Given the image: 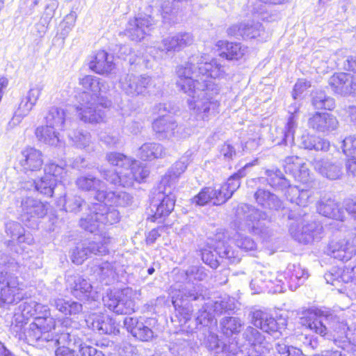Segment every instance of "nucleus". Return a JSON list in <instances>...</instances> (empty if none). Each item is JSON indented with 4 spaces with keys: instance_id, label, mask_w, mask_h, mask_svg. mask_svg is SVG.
Returning <instances> with one entry per match:
<instances>
[{
    "instance_id": "obj_8",
    "label": "nucleus",
    "mask_w": 356,
    "mask_h": 356,
    "mask_svg": "<svg viewBox=\"0 0 356 356\" xmlns=\"http://www.w3.org/2000/svg\"><path fill=\"white\" fill-rule=\"evenodd\" d=\"M307 212L296 213L290 211L288 218L293 222L289 225V232L297 241L303 244H309L314 241H319L323 237V226L315 220H309Z\"/></svg>"
},
{
    "instance_id": "obj_5",
    "label": "nucleus",
    "mask_w": 356,
    "mask_h": 356,
    "mask_svg": "<svg viewBox=\"0 0 356 356\" xmlns=\"http://www.w3.org/2000/svg\"><path fill=\"white\" fill-rule=\"evenodd\" d=\"M301 321L304 326L322 337L329 338L330 334L341 339L348 337L349 327L346 321L329 311L310 310Z\"/></svg>"
},
{
    "instance_id": "obj_15",
    "label": "nucleus",
    "mask_w": 356,
    "mask_h": 356,
    "mask_svg": "<svg viewBox=\"0 0 356 356\" xmlns=\"http://www.w3.org/2000/svg\"><path fill=\"white\" fill-rule=\"evenodd\" d=\"M152 86H154L153 79L147 74H127L120 79L121 89L131 97L145 95Z\"/></svg>"
},
{
    "instance_id": "obj_37",
    "label": "nucleus",
    "mask_w": 356,
    "mask_h": 356,
    "mask_svg": "<svg viewBox=\"0 0 356 356\" xmlns=\"http://www.w3.org/2000/svg\"><path fill=\"white\" fill-rule=\"evenodd\" d=\"M90 269L97 279L104 285H110L115 280L116 273L112 263L97 261Z\"/></svg>"
},
{
    "instance_id": "obj_52",
    "label": "nucleus",
    "mask_w": 356,
    "mask_h": 356,
    "mask_svg": "<svg viewBox=\"0 0 356 356\" xmlns=\"http://www.w3.org/2000/svg\"><path fill=\"white\" fill-rule=\"evenodd\" d=\"M221 332L227 337L240 332L243 323L237 317L229 316L223 318L220 322Z\"/></svg>"
},
{
    "instance_id": "obj_54",
    "label": "nucleus",
    "mask_w": 356,
    "mask_h": 356,
    "mask_svg": "<svg viewBox=\"0 0 356 356\" xmlns=\"http://www.w3.org/2000/svg\"><path fill=\"white\" fill-rule=\"evenodd\" d=\"M68 137L74 146L79 149H85L91 143V136L89 132L83 130H73L69 132Z\"/></svg>"
},
{
    "instance_id": "obj_28",
    "label": "nucleus",
    "mask_w": 356,
    "mask_h": 356,
    "mask_svg": "<svg viewBox=\"0 0 356 356\" xmlns=\"http://www.w3.org/2000/svg\"><path fill=\"white\" fill-rule=\"evenodd\" d=\"M19 163L21 170L26 174L39 171L43 165L42 152L35 148L27 147L22 151Z\"/></svg>"
},
{
    "instance_id": "obj_38",
    "label": "nucleus",
    "mask_w": 356,
    "mask_h": 356,
    "mask_svg": "<svg viewBox=\"0 0 356 356\" xmlns=\"http://www.w3.org/2000/svg\"><path fill=\"white\" fill-rule=\"evenodd\" d=\"M6 233L11 238L10 242L18 244L26 243L31 245L33 243V238L30 233H26L24 227L17 222L8 221L6 224Z\"/></svg>"
},
{
    "instance_id": "obj_26",
    "label": "nucleus",
    "mask_w": 356,
    "mask_h": 356,
    "mask_svg": "<svg viewBox=\"0 0 356 356\" xmlns=\"http://www.w3.org/2000/svg\"><path fill=\"white\" fill-rule=\"evenodd\" d=\"M68 288L75 298L80 300H95L97 292L93 290L90 282L80 275L69 276Z\"/></svg>"
},
{
    "instance_id": "obj_17",
    "label": "nucleus",
    "mask_w": 356,
    "mask_h": 356,
    "mask_svg": "<svg viewBox=\"0 0 356 356\" xmlns=\"http://www.w3.org/2000/svg\"><path fill=\"white\" fill-rule=\"evenodd\" d=\"M155 22L151 15H147L130 19L124 30V35L133 41H140L154 29Z\"/></svg>"
},
{
    "instance_id": "obj_22",
    "label": "nucleus",
    "mask_w": 356,
    "mask_h": 356,
    "mask_svg": "<svg viewBox=\"0 0 356 356\" xmlns=\"http://www.w3.org/2000/svg\"><path fill=\"white\" fill-rule=\"evenodd\" d=\"M327 253L336 259L347 261L356 254V248L352 238H336L329 243Z\"/></svg>"
},
{
    "instance_id": "obj_24",
    "label": "nucleus",
    "mask_w": 356,
    "mask_h": 356,
    "mask_svg": "<svg viewBox=\"0 0 356 356\" xmlns=\"http://www.w3.org/2000/svg\"><path fill=\"white\" fill-rule=\"evenodd\" d=\"M192 154L191 151H187L179 161L171 166L159 182L161 187L162 186H172V189H175L179 178L185 172L188 165L193 160Z\"/></svg>"
},
{
    "instance_id": "obj_55",
    "label": "nucleus",
    "mask_w": 356,
    "mask_h": 356,
    "mask_svg": "<svg viewBox=\"0 0 356 356\" xmlns=\"http://www.w3.org/2000/svg\"><path fill=\"white\" fill-rule=\"evenodd\" d=\"M56 184L57 179L44 175L36 180L35 191L47 197H51Z\"/></svg>"
},
{
    "instance_id": "obj_30",
    "label": "nucleus",
    "mask_w": 356,
    "mask_h": 356,
    "mask_svg": "<svg viewBox=\"0 0 356 356\" xmlns=\"http://www.w3.org/2000/svg\"><path fill=\"white\" fill-rule=\"evenodd\" d=\"M316 209L319 214L330 218L340 221H343L346 218L343 209L339 207L330 195H325L321 197L316 204Z\"/></svg>"
},
{
    "instance_id": "obj_4",
    "label": "nucleus",
    "mask_w": 356,
    "mask_h": 356,
    "mask_svg": "<svg viewBox=\"0 0 356 356\" xmlns=\"http://www.w3.org/2000/svg\"><path fill=\"white\" fill-rule=\"evenodd\" d=\"M183 281L177 280L171 287L170 296L172 303L177 310L184 308L187 302L204 300L201 291V284L193 281H203L208 277L207 270L202 266H191L185 271H181L177 276Z\"/></svg>"
},
{
    "instance_id": "obj_13",
    "label": "nucleus",
    "mask_w": 356,
    "mask_h": 356,
    "mask_svg": "<svg viewBox=\"0 0 356 356\" xmlns=\"http://www.w3.org/2000/svg\"><path fill=\"white\" fill-rule=\"evenodd\" d=\"M113 241V238L105 234L99 241H86L79 243L72 250V261L80 265L91 254L106 255L108 253L109 244Z\"/></svg>"
},
{
    "instance_id": "obj_40",
    "label": "nucleus",
    "mask_w": 356,
    "mask_h": 356,
    "mask_svg": "<svg viewBox=\"0 0 356 356\" xmlns=\"http://www.w3.org/2000/svg\"><path fill=\"white\" fill-rule=\"evenodd\" d=\"M114 67L113 56L104 50L99 51L90 63V68L101 74L111 72Z\"/></svg>"
},
{
    "instance_id": "obj_62",
    "label": "nucleus",
    "mask_w": 356,
    "mask_h": 356,
    "mask_svg": "<svg viewBox=\"0 0 356 356\" xmlns=\"http://www.w3.org/2000/svg\"><path fill=\"white\" fill-rule=\"evenodd\" d=\"M205 304L208 309H211V312L214 316L216 314L219 315L227 310L232 309V307L228 305L227 302L222 300H209Z\"/></svg>"
},
{
    "instance_id": "obj_63",
    "label": "nucleus",
    "mask_w": 356,
    "mask_h": 356,
    "mask_svg": "<svg viewBox=\"0 0 356 356\" xmlns=\"http://www.w3.org/2000/svg\"><path fill=\"white\" fill-rule=\"evenodd\" d=\"M339 280L341 283H350L351 285H355L356 283V265L353 267H346L343 269H339Z\"/></svg>"
},
{
    "instance_id": "obj_12",
    "label": "nucleus",
    "mask_w": 356,
    "mask_h": 356,
    "mask_svg": "<svg viewBox=\"0 0 356 356\" xmlns=\"http://www.w3.org/2000/svg\"><path fill=\"white\" fill-rule=\"evenodd\" d=\"M202 259L211 268L216 269L223 260L227 264L238 263L241 255L225 241H218L214 248L208 247L202 250Z\"/></svg>"
},
{
    "instance_id": "obj_10",
    "label": "nucleus",
    "mask_w": 356,
    "mask_h": 356,
    "mask_svg": "<svg viewBox=\"0 0 356 356\" xmlns=\"http://www.w3.org/2000/svg\"><path fill=\"white\" fill-rule=\"evenodd\" d=\"M158 111L161 117L154 120L152 129L156 137L160 140H179L185 137L184 128L170 115H165V112H171L170 104H159L157 106Z\"/></svg>"
},
{
    "instance_id": "obj_27",
    "label": "nucleus",
    "mask_w": 356,
    "mask_h": 356,
    "mask_svg": "<svg viewBox=\"0 0 356 356\" xmlns=\"http://www.w3.org/2000/svg\"><path fill=\"white\" fill-rule=\"evenodd\" d=\"M193 36L190 33H179L163 38L156 48L165 53L179 51L193 44Z\"/></svg>"
},
{
    "instance_id": "obj_34",
    "label": "nucleus",
    "mask_w": 356,
    "mask_h": 356,
    "mask_svg": "<svg viewBox=\"0 0 356 356\" xmlns=\"http://www.w3.org/2000/svg\"><path fill=\"white\" fill-rule=\"evenodd\" d=\"M314 169L327 179L335 180L341 175V164L336 159H315L312 162Z\"/></svg>"
},
{
    "instance_id": "obj_2",
    "label": "nucleus",
    "mask_w": 356,
    "mask_h": 356,
    "mask_svg": "<svg viewBox=\"0 0 356 356\" xmlns=\"http://www.w3.org/2000/svg\"><path fill=\"white\" fill-rule=\"evenodd\" d=\"M79 84L85 89L76 96L79 103L76 109L80 120L88 123L103 122L105 111L100 107L107 108L112 104L111 101L104 96L108 90V86L92 75L80 79Z\"/></svg>"
},
{
    "instance_id": "obj_7",
    "label": "nucleus",
    "mask_w": 356,
    "mask_h": 356,
    "mask_svg": "<svg viewBox=\"0 0 356 356\" xmlns=\"http://www.w3.org/2000/svg\"><path fill=\"white\" fill-rule=\"evenodd\" d=\"M265 175L268 184L276 190L284 191L287 200L291 202L295 203L302 209L294 210L296 213H302V211L307 210V205L309 202V199L312 195V191L309 190H300L297 186H291L290 181L288 180L279 169H268L265 171Z\"/></svg>"
},
{
    "instance_id": "obj_14",
    "label": "nucleus",
    "mask_w": 356,
    "mask_h": 356,
    "mask_svg": "<svg viewBox=\"0 0 356 356\" xmlns=\"http://www.w3.org/2000/svg\"><path fill=\"white\" fill-rule=\"evenodd\" d=\"M174 192L172 186L161 187V184L154 189L150 208L156 220L168 216L174 209L176 200Z\"/></svg>"
},
{
    "instance_id": "obj_44",
    "label": "nucleus",
    "mask_w": 356,
    "mask_h": 356,
    "mask_svg": "<svg viewBox=\"0 0 356 356\" xmlns=\"http://www.w3.org/2000/svg\"><path fill=\"white\" fill-rule=\"evenodd\" d=\"M300 105L295 102L289 106V113L290 114L287 123L285 127V130L283 133V139L282 143L286 145L288 143H293L294 140V133L297 128L298 115L299 111Z\"/></svg>"
},
{
    "instance_id": "obj_50",
    "label": "nucleus",
    "mask_w": 356,
    "mask_h": 356,
    "mask_svg": "<svg viewBox=\"0 0 356 356\" xmlns=\"http://www.w3.org/2000/svg\"><path fill=\"white\" fill-rule=\"evenodd\" d=\"M54 127L49 126L39 127L35 130V135L38 140L42 143L51 146H62V142L59 139L58 134L54 131Z\"/></svg>"
},
{
    "instance_id": "obj_11",
    "label": "nucleus",
    "mask_w": 356,
    "mask_h": 356,
    "mask_svg": "<svg viewBox=\"0 0 356 356\" xmlns=\"http://www.w3.org/2000/svg\"><path fill=\"white\" fill-rule=\"evenodd\" d=\"M136 291L131 288L107 292L103 296L104 305L117 314H131L136 311Z\"/></svg>"
},
{
    "instance_id": "obj_20",
    "label": "nucleus",
    "mask_w": 356,
    "mask_h": 356,
    "mask_svg": "<svg viewBox=\"0 0 356 356\" xmlns=\"http://www.w3.org/2000/svg\"><path fill=\"white\" fill-rule=\"evenodd\" d=\"M332 90L341 96L356 95V76L349 73H334L328 81Z\"/></svg>"
},
{
    "instance_id": "obj_23",
    "label": "nucleus",
    "mask_w": 356,
    "mask_h": 356,
    "mask_svg": "<svg viewBox=\"0 0 356 356\" xmlns=\"http://www.w3.org/2000/svg\"><path fill=\"white\" fill-rule=\"evenodd\" d=\"M308 126L316 132L329 134L338 128L339 122L331 113L315 112L309 118Z\"/></svg>"
},
{
    "instance_id": "obj_33",
    "label": "nucleus",
    "mask_w": 356,
    "mask_h": 356,
    "mask_svg": "<svg viewBox=\"0 0 356 356\" xmlns=\"http://www.w3.org/2000/svg\"><path fill=\"white\" fill-rule=\"evenodd\" d=\"M252 323L256 327L260 328L264 332L269 334L275 333L279 331L280 328L272 314L261 309L252 312Z\"/></svg>"
},
{
    "instance_id": "obj_64",
    "label": "nucleus",
    "mask_w": 356,
    "mask_h": 356,
    "mask_svg": "<svg viewBox=\"0 0 356 356\" xmlns=\"http://www.w3.org/2000/svg\"><path fill=\"white\" fill-rule=\"evenodd\" d=\"M20 307H22V314L19 315L23 316L24 318L35 316L36 312L35 311L37 310L36 308H42V304L38 303L33 300L24 302L23 305L20 306Z\"/></svg>"
},
{
    "instance_id": "obj_16",
    "label": "nucleus",
    "mask_w": 356,
    "mask_h": 356,
    "mask_svg": "<svg viewBox=\"0 0 356 356\" xmlns=\"http://www.w3.org/2000/svg\"><path fill=\"white\" fill-rule=\"evenodd\" d=\"M21 219L26 226L34 228L38 220L44 218L47 213V205L38 200L27 197L22 201Z\"/></svg>"
},
{
    "instance_id": "obj_57",
    "label": "nucleus",
    "mask_w": 356,
    "mask_h": 356,
    "mask_svg": "<svg viewBox=\"0 0 356 356\" xmlns=\"http://www.w3.org/2000/svg\"><path fill=\"white\" fill-rule=\"evenodd\" d=\"M90 213L86 217H83L80 220V226L90 233H95L100 229L101 223L96 218L95 209L88 208Z\"/></svg>"
},
{
    "instance_id": "obj_6",
    "label": "nucleus",
    "mask_w": 356,
    "mask_h": 356,
    "mask_svg": "<svg viewBox=\"0 0 356 356\" xmlns=\"http://www.w3.org/2000/svg\"><path fill=\"white\" fill-rule=\"evenodd\" d=\"M22 266L14 259H10L0 270V307L8 308L24 298L23 284L18 280Z\"/></svg>"
},
{
    "instance_id": "obj_35",
    "label": "nucleus",
    "mask_w": 356,
    "mask_h": 356,
    "mask_svg": "<svg viewBox=\"0 0 356 356\" xmlns=\"http://www.w3.org/2000/svg\"><path fill=\"white\" fill-rule=\"evenodd\" d=\"M256 202L264 209L279 211L284 209L282 201L268 190L259 188L254 194Z\"/></svg>"
},
{
    "instance_id": "obj_42",
    "label": "nucleus",
    "mask_w": 356,
    "mask_h": 356,
    "mask_svg": "<svg viewBox=\"0 0 356 356\" xmlns=\"http://www.w3.org/2000/svg\"><path fill=\"white\" fill-rule=\"evenodd\" d=\"M45 120L49 126L60 129H67L68 124L70 122L65 111L57 106L49 108L45 116Z\"/></svg>"
},
{
    "instance_id": "obj_51",
    "label": "nucleus",
    "mask_w": 356,
    "mask_h": 356,
    "mask_svg": "<svg viewBox=\"0 0 356 356\" xmlns=\"http://www.w3.org/2000/svg\"><path fill=\"white\" fill-rule=\"evenodd\" d=\"M77 188L82 191H96L104 190V183L98 178L90 174H85L77 177L75 181Z\"/></svg>"
},
{
    "instance_id": "obj_39",
    "label": "nucleus",
    "mask_w": 356,
    "mask_h": 356,
    "mask_svg": "<svg viewBox=\"0 0 356 356\" xmlns=\"http://www.w3.org/2000/svg\"><path fill=\"white\" fill-rule=\"evenodd\" d=\"M220 193L218 189L204 187L191 199V202L197 206H204L209 202H212L214 205H220L225 202Z\"/></svg>"
},
{
    "instance_id": "obj_25",
    "label": "nucleus",
    "mask_w": 356,
    "mask_h": 356,
    "mask_svg": "<svg viewBox=\"0 0 356 356\" xmlns=\"http://www.w3.org/2000/svg\"><path fill=\"white\" fill-rule=\"evenodd\" d=\"M87 325L99 334H120V326L108 315L93 314L86 320Z\"/></svg>"
},
{
    "instance_id": "obj_3",
    "label": "nucleus",
    "mask_w": 356,
    "mask_h": 356,
    "mask_svg": "<svg viewBox=\"0 0 356 356\" xmlns=\"http://www.w3.org/2000/svg\"><path fill=\"white\" fill-rule=\"evenodd\" d=\"M106 160L111 165L122 168L119 172L99 169L104 179L113 185L130 187L134 181H144L149 174L148 168L143 165L140 161L132 160L121 153H108Z\"/></svg>"
},
{
    "instance_id": "obj_61",
    "label": "nucleus",
    "mask_w": 356,
    "mask_h": 356,
    "mask_svg": "<svg viewBox=\"0 0 356 356\" xmlns=\"http://www.w3.org/2000/svg\"><path fill=\"white\" fill-rule=\"evenodd\" d=\"M195 320L197 325L207 327L213 322L214 316L211 312V309H208L205 304L202 308L199 310Z\"/></svg>"
},
{
    "instance_id": "obj_60",
    "label": "nucleus",
    "mask_w": 356,
    "mask_h": 356,
    "mask_svg": "<svg viewBox=\"0 0 356 356\" xmlns=\"http://www.w3.org/2000/svg\"><path fill=\"white\" fill-rule=\"evenodd\" d=\"M341 147L343 152L348 157L356 158V135L345 138Z\"/></svg>"
},
{
    "instance_id": "obj_56",
    "label": "nucleus",
    "mask_w": 356,
    "mask_h": 356,
    "mask_svg": "<svg viewBox=\"0 0 356 356\" xmlns=\"http://www.w3.org/2000/svg\"><path fill=\"white\" fill-rule=\"evenodd\" d=\"M64 197V209L67 212H79L86 205V201L76 194L66 193Z\"/></svg>"
},
{
    "instance_id": "obj_43",
    "label": "nucleus",
    "mask_w": 356,
    "mask_h": 356,
    "mask_svg": "<svg viewBox=\"0 0 356 356\" xmlns=\"http://www.w3.org/2000/svg\"><path fill=\"white\" fill-rule=\"evenodd\" d=\"M250 165V163L246 164L244 168L240 169L237 172L228 178L227 182L220 188L218 189V191L221 192V196L225 197V202L232 197L234 193L239 188L241 185L240 179L245 176V169Z\"/></svg>"
},
{
    "instance_id": "obj_1",
    "label": "nucleus",
    "mask_w": 356,
    "mask_h": 356,
    "mask_svg": "<svg viewBox=\"0 0 356 356\" xmlns=\"http://www.w3.org/2000/svg\"><path fill=\"white\" fill-rule=\"evenodd\" d=\"M176 85L190 97L187 103L191 116L197 121H209L219 113L220 102L216 99L220 87L211 79L227 76L225 67L216 58L208 61L205 55L197 54L188 58L176 68Z\"/></svg>"
},
{
    "instance_id": "obj_49",
    "label": "nucleus",
    "mask_w": 356,
    "mask_h": 356,
    "mask_svg": "<svg viewBox=\"0 0 356 356\" xmlns=\"http://www.w3.org/2000/svg\"><path fill=\"white\" fill-rule=\"evenodd\" d=\"M268 277H272V273L266 268L258 266L254 270V277L250 284V286L254 293H259L266 288H268Z\"/></svg>"
},
{
    "instance_id": "obj_36",
    "label": "nucleus",
    "mask_w": 356,
    "mask_h": 356,
    "mask_svg": "<svg viewBox=\"0 0 356 356\" xmlns=\"http://www.w3.org/2000/svg\"><path fill=\"white\" fill-rule=\"evenodd\" d=\"M286 285L291 291H295L300 285L302 284L308 277L306 269L300 264H289L284 273Z\"/></svg>"
},
{
    "instance_id": "obj_59",
    "label": "nucleus",
    "mask_w": 356,
    "mask_h": 356,
    "mask_svg": "<svg viewBox=\"0 0 356 356\" xmlns=\"http://www.w3.org/2000/svg\"><path fill=\"white\" fill-rule=\"evenodd\" d=\"M24 324L26 323L23 316L19 314H15L14 320L10 325V332L19 339H24V331L26 330L24 328Z\"/></svg>"
},
{
    "instance_id": "obj_29",
    "label": "nucleus",
    "mask_w": 356,
    "mask_h": 356,
    "mask_svg": "<svg viewBox=\"0 0 356 356\" xmlns=\"http://www.w3.org/2000/svg\"><path fill=\"white\" fill-rule=\"evenodd\" d=\"M263 32L261 24L254 20L245 21L227 29L228 35L236 38L242 37L244 39L255 38L260 36Z\"/></svg>"
},
{
    "instance_id": "obj_58",
    "label": "nucleus",
    "mask_w": 356,
    "mask_h": 356,
    "mask_svg": "<svg viewBox=\"0 0 356 356\" xmlns=\"http://www.w3.org/2000/svg\"><path fill=\"white\" fill-rule=\"evenodd\" d=\"M233 239L236 245L245 252L253 251L257 248V244L252 238L238 232L234 234Z\"/></svg>"
},
{
    "instance_id": "obj_48",
    "label": "nucleus",
    "mask_w": 356,
    "mask_h": 356,
    "mask_svg": "<svg viewBox=\"0 0 356 356\" xmlns=\"http://www.w3.org/2000/svg\"><path fill=\"white\" fill-rule=\"evenodd\" d=\"M300 146L307 149L326 152L330 148V142L315 135L303 134L301 136Z\"/></svg>"
},
{
    "instance_id": "obj_18",
    "label": "nucleus",
    "mask_w": 356,
    "mask_h": 356,
    "mask_svg": "<svg viewBox=\"0 0 356 356\" xmlns=\"http://www.w3.org/2000/svg\"><path fill=\"white\" fill-rule=\"evenodd\" d=\"M243 337L248 342L250 348L247 356H266L273 349V346L256 328L248 326L243 333Z\"/></svg>"
},
{
    "instance_id": "obj_32",
    "label": "nucleus",
    "mask_w": 356,
    "mask_h": 356,
    "mask_svg": "<svg viewBox=\"0 0 356 356\" xmlns=\"http://www.w3.org/2000/svg\"><path fill=\"white\" fill-rule=\"evenodd\" d=\"M283 166L286 173L291 174L299 181L306 183L309 181V170L299 157L294 156L286 157Z\"/></svg>"
},
{
    "instance_id": "obj_46",
    "label": "nucleus",
    "mask_w": 356,
    "mask_h": 356,
    "mask_svg": "<svg viewBox=\"0 0 356 356\" xmlns=\"http://www.w3.org/2000/svg\"><path fill=\"white\" fill-rule=\"evenodd\" d=\"M50 305L55 307L65 316L76 315L81 312L83 306L81 303L64 298H54L49 302Z\"/></svg>"
},
{
    "instance_id": "obj_53",
    "label": "nucleus",
    "mask_w": 356,
    "mask_h": 356,
    "mask_svg": "<svg viewBox=\"0 0 356 356\" xmlns=\"http://www.w3.org/2000/svg\"><path fill=\"white\" fill-rule=\"evenodd\" d=\"M312 104L316 109L331 111L335 107L334 99L322 90H316L312 93Z\"/></svg>"
},
{
    "instance_id": "obj_9",
    "label": "nucleus",
    "mask_w": 356,
    "mask_h": 356,
    "mask_svg": "<svg viewBox=\"0 0 356 356\" xmlns=\"http://www.w3.org/2000/svg\"><path fill=\"white\" fill-rule=\"evenodd\" d=\"M236 221L240 230H247L254 234L263 236L267 228L263 222L268 218V214L252 205L240 203L236 208Z\"/></svg>"
},
{
    "instance_id": "obj_19",
    "label": "nucleus",
    "mask_w": 356,
    "mask_h": 356,
    "mask_svg": "<svg viewBox=\"0 0 356 356\" xmlns=\"http://www.w3.org/2000/svg\"><path fill=\"white\" fill-rule=\"evenodd\" d=\"M55 328V319L53 317L47 318H35L29 327L24 331V339L32 346H44L42 342L43 330H50Z\"/></svg>"
},
{
    "instance_id": "obj_21",
    "label": "nucleus",
    "mask_w": 356,
    "mask_h": 356,
    "mask_svg": "<svg viewBox=\"0 0 356 356\" xmlns=\"http://www.w3.org/2000/svg\"><path fill=\"white\" fill-rule=\"evenodd\" d=\"M70 323L71 320L69 318L65 319L61 323L63 330L58 331L60 333L56 339V342L58 343V345L69 347L79 352L80 349L86 346L83 343L81 338L82 333L79 329L69 327L68 325Z\"/></svg>"
},
{
    "instance_id": "obj_41",
    "label": "nucleus",
    "mask_w": 356,
    "mask_h": 356,
    "mask_svg": "<svg viewBox=\"0 0 356 356\" xmlns=\"http://www.w3.org/2000/svg\"><path fill=\"white\" fill-rule=\"evenodd\" d=\"M106 204L104 203L93 205L97 220L103 225H111L118 222L120 219L119 211L111 206L107 207Z\"/></svg>"
},
{
    "instance_id": "obj_47",
    "label": "nucleus",
    "mask_w": 356,
    "mask_h": 356,
    "mask_svg": "<svg viewBox=\"0 0 356 356\" xmlns=\"http://www.w3.org/2000/svg\"><path fill=\"white\" fill-rule=\"evenodd\" d=\"M138 155L143 160L152 161L163 157L165 150L160 143H146L139 148Z\"/></svg>"
},
{
    "instance_id": "obj_45",
    "label": "nucleus",
    "mask_w": 356,
    "mask_h": 356,
    "mask_svg": "<svg viewBox=\"0 0 356 356\" xmlns=\"http://www.w3.org/2000/svg\"><path fill=\"white\" fill-rule=\"evenodd\" d=\"M220 56L229 60H239L243 58L246 52V47L241 43L220 41Z\"/></svg>"
},
{
    "instance_id": "obj_31",
    "label": "nucleus",
    "mask_w": 356,
    "mask_h": 356,
    "mask_svg": "<svg viewBox=\"0 0 356 356\" xmlns=\"http://www.w3.org/2000/svg\"><path fill=\"white\" fill-rule=\"evenodd\" d=\"M95 199L110 206L125 207L131 204L133 197L124 191H107L99 190Z\"/></svg>"
}]
</instances>
